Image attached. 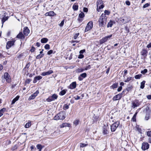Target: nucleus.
I'll return each mask as SVG.
<instances>
[{"label": "nucleus", "instance_id": "de8ad7c7", "mask_svg": "<svg viewBox=\"0 0 151 151\" xmlns=\"http://www.w3.org/2000/svg\"><path fill=\"white\" fill-rule=\"evenodd\" d=\"M127 70H125L124 71V74L123 76V78H125V76H126L127 74Z\"/></svg>", "mask_w": 151, "mask_h": 151}, {"label": "nucleus", "instance_id": "49530a36", "mask_svg": "<svg viewBox=\"0 0 151 151\" xmlns=\"http://www.w3.org/2000/svg\"><path fill=\"white\" fill-rule=\"evenodd\" d=\"M45 49L49 50L50 49V46L49 44H46L45 46Z\"/></svg>", "mask_w": 151, "mask_h": 151}, {"label": "nucleus", "instance_id": "6e6d98bb", "mask_svg": "<svg viewBox=\"0 0 151 151\" xmlns=\"http://www.w3.org/2000/svg\"><path fill=\"white\" fill-rule=\"evenodd\" d=\"M83 57L84 56L83 55L80 54L78 56V58H79L81 59L83 58Z\"/></svg>", "mask_w": 151, "mask_h": 151}, {"label": "nucleus", "instance_id": "8fccbe9b", "mask_svg": "<svg viewBox=\"0 0 151 151\" xmlns=\"http://www.w3.org/2000/svg\"><path fill=\"white\" fill-rule=\"evenodd\" d=\"M87 145L86 144L81 143L80 145V147H84L86 146Z\"/></svg>", "mask_w": 151, "mask_h": 151}, {"label": "nucleus", "instance_id": "f3484780", "mask_svg": "<svg viewBox=\"0 0 151 151\" xmlns=\"http://www.w3.org/2000/svg\"><path fill=\"white\" fill-rule=\"evenodd\" d=\"M53 73V71L52 70H50L46 72H43L41 74V75L42 76H45L47 75H49Z\"/></svg>", "mask_w": 151, "mask_h": 151}, {"label": "nucleus", "instance_id": "cd10ccee", "mask_svg": "<svg viewBox=\"0 0 151 151\" xmlns=\"http://www.w3.org/2000/svg\"><path fill=\"white\" fill-rule=\"evenodd\" d=\"M132 78L130 77H127V79H125V78H123V80L125 82H129L130 80H131Z\"/></svg>", "mask_w": 151, "mask_h": 151}, {"label": "nucleus", "instance_id": "393cba45", "mask_svg": "<svg viewBox=\"0 0 151 151\" xmlns=\"http://www.w3.org/2000/svg\"><path fill=\"white\" fill-rule=\"evenodd\" d=\"M6 111V109L5 108H3L0 110V117L3 115L4 113Z\"/></svg>", "mask_w": 151, "mask_h": 151}, {"label": "nucleus", "instance_id": "f03ea898", "mask_svg": "<svg viewBox=\"0 0 151 151\" xmlns=\"http://www.w3.org/2000/svg\"><path fill=\"white\" fill-rule=\"evenodd\" d=\"M65 114L64 112H61L55 116L54 117V119L55 120H63L65 118Z\"/></svg>", "mask_w": 151, "mask_h": 151}, {"label": "nucleus", "instance_id": "f704fd0d", "mask_svg": "<svg viewBox=\"0 0 151 151\" xmlns=\"http://www.w3.org/2000/svg\"><path fill=\"white\" fill-rule=\"evenodd\" d=\"M70 105V104H65L63 106V109L64 110H66L68 109L69 107V106Z\"/></svg>", "mask_w": 151, "mask_h": 151}, {"label": "nucleus", "instance_id": "5701e85b", "mask_svg": "<svg viewBox=\"0 0 151 151\" xmlns=\"http://www.w3.org/2000/svg\"><path fill=\"white\" fill-rule=\"evenodd\" d=\"M19 98V96H17L15 98H14L12 101L11 103V104H13L15 102L18 100Z\"/></svg>", "mask_w": 151, "mask_h": 151}, {"label": "nucleus", "instance_id": "4c0bfd02", "mask_svg": "<svg viewBox=\"0 0 151 151\" xmlns=\"http://www.w3.org/2000/svg\"><path fill=\"white\" fill-rule=\"evenodd\" d=\"M37 147L38 149H39V151H41L42 148V146L41 145H38L37 146Z\"/></svg>", "mask_w": 151, "mask_h": 151}, {"label": "nucleus", "instance_id": "473e14b6", "mask_svg": "<svg viewBox=\"0 0 151 151\" xmlns=\"http://www.w3.org/2000/svg\"><path fill=\"white\" fill-rule=\"evenodd\" d=\"M78 6L74 4L73 6V9L74 11H76L78 9Z\"/></svg>", "mask_w": 151, "mask_h": 151}, {"label": "nucleus", "instance_id": "2f4dec72", "mask_svg": "<svg viewBox=\"0 0 151 151\" xmlns=\"http://www.w3.org/2000/svg\"><path fill=\"white\" fill-rule=\"evenodd\" d=\"M132 107L133 108H135V107L138 106V104L137 103H136L135 102H133L132 103Z\"/></svg>", "mask_w": 151, "mask_h": 151}, {"label": "nucleus", "instance_id": "dca6fc26", "mask_svg": "<svg viewBox=\"0 0 151 151\" xmlns=\"http://www.w3.org/2000/svg\"><path fill=\"white\" fill-rule=\"evenodd\" d=\"M29 30L27 27H26L24 28V30H23V33L24 35L26 36H27L29 33Z\"/></svg>", "mask_w": 151, "mask_h": 151}, {"label": "nucleus", "instance_id": "20e7f679", "mask_svg": "<svg viewBox=\"0 0 151 151\" xmlns=\"http://www.w3.org/2000/svg\"><path fill=\"white\" fill-rule=\"evenodd\" d=\"M58 97V95L55 94H53L51 96L49 97L46 99V101L50 102L56 99Z\"/></svg>", "mask_w": 151, "mask_h": 151}, {"label": "nucleus", "instance_id": "ddd939ff", "mask_svg": "<svg viewBox=\"0 0 151 151\" xmlns=\"http://www.w3.org/2000/svg\"><path fill=\"white\" fill-rule=\"evenodd\" d=\"M120 20L122 22V23L124 24L130 21V19L129 18L127 17H125L124 18H121Z\"/></svg>", "mask_w": 151, "mask_h": 151}, {"label": "nucleus", "instance_id": "5fc2aeb1", "mask_svg": "<svg viewBox=\"0 0 151 151\" xmlns=\"http://www.w3.org/2000/svg\"><path fill=\"white\" fill-rule=\"evenodd\" d=\"M31 81V79H29L26 80L25 82L27 83H29V82Z\"/></svg>", "mask_w": 151, "mask_h": 151}, {"label": "nucleus", "instance_id": "ea45409f", "mask_svg": "<svg viewBox=\"0 0 151 151\" xmlns=\"http://www.w3.org/2000/svg\"><path fill=\"white\" fill-rule=\"evenodd\" d=\"M79 33H76L75 34L74 36L73 37V39H76L78 37L79 35Z\"/></svg>", "mask_w": 151, "mask_h": 151}, {"label": "nucleus", "instance_id": "4468645a", "mask_svg": "<svg viewBox=\"0 0 151 151\" xmlns=\"http://www.w3.org/2000/svg\"><path fill=\"white\" fill-rule=\"evenodd\" d=\"M147 51L145 49H143L141 52V55L143 56V58H145L147 56Z\"/></svg>", "mask_w": 151, "mask_h": 151}, {"label": "nucleus", "instance_id": "f257e3e1", "mask_svg": "<svg viewBox=\"0 0 151 151\" xmlns=\"http://www.w3.org/2000/svg\"><path fill=\"white\" fill-rule=\"evenodd\" d=\"M106 18L105 14H102L100 16L99 20V25L100 27H103L106 23Z\"/></svg>", "mask_w": 151, "mask_h": 151}, {"label": "nucleus", "instance_id": "a18cd8bd", "mask_svg": "<svg viewBox=\"0 0 151 151\" xmlns=\"http://www.w3.org/2000/svg\"><path fill=\"white\" fill-rule=\"evenodd\" d=\"M44 55L43 54H39L38 55H37L36 57V58L37 59H39L42 57H43V56Z\"/></svg>", "mask_w": 151, "mask_h": 151}, {"label": "nucleus", "instance_id": "bf43d9fd", "mask_svg": "<svg viewBox=\"0 0 151 151\" xmlns=\"http://www.w3.org/2000/svg\"><path fill=\"white\" fill-rule=\"evenodd\" d=\"M122 86H119V87L117 89V91L118 92H119V91H121L122 90Z\"/></svg>", "mask_w": 151, "mask_h": 151}, {"label": "nucleus", "instance_id": "2eb2a0df", "mask_svg": "<svg viewBox=\"0 0 151 151\" xmlns=\"http://www.w3.org/2000/svg\"><path fill=\"white\" fill-rule=\"evenodd\" d=\"M150 111H147L145 115V120H148L150 118Z\"/></svg>", "mask_w": 151, "mask_h": 151}, {"label": "nucleus", "instance_id": "a211bd4d", "mask_svg": "<svg viewBox=\"0 0 151 151\" xmlns=\"http://www.w3.org/2000/svg\"><path fill=\"white\" fill-rule=\"evenodd\" d=\"M122 98L121 94H119L114 96L113 99L114 101L119 100Z\"/></svg>", "mask_w": 151, "mask_h": 151}, {"label": "nucleus", "instance_id": "69168bd1", "mask_svg": "<svg viewBox=\"0 0 151 151\" xmlns=\"http://www.w3.org/2000/svg\"><path fill=\"white\" fill-rule=\"evenodd\" d=\"M85 51V50H81L80 51L79 53L81 54H82Z\"/></svg>", "mask_w": 151, "mask_h": 151}, {"label": "nucleus", "instance_id": "7c9ffc66", "mask_svg": "<svg viewBox=\"0 0 151 151\" xmlns=\"http://www.w3.org/2000/svg\"><path fill=\"white\" fill-rule=\"evenodd\" d=\"M79 122V120L78 119H76L74 120L73 122V124L75 126H77Z\"/></svg>", "mask_w": 151, "mask_h": 151}, {"label": "nucleus", "instance_id": "412c9836", "mask_svg": "<svg viewBox=\"0 0 151 151\" xmlns=\"http://www.w3.org/2000/svg\"><path fill=\"white\" fill-rule=\"evenodd\" d=\"M17 37L20 39H23L24 38V36L22 32H20L17 35Z\"/></svg>", "mask_w": 151, "mask_h": 151}, {"label": "nucleus", "instance_id": "58836bf2", "mask_svg": "<svg viewBox=\"0 0 151 151\" xmlns=\"http://www.w3.org/2000/svg\"><path fill=\"white\" fill-rule=\"evenodd\" d=\"M80 76L83 78H85L87 76V74L86 73H83L81 74Z\"/></svg>", "mask_w": 151, "mask_h": 151}, {"label": "nucleus", "instance_id": "c03bdc74", "mask_svg": "<svg viewBox=\"0 0 151 151\" xmlns=\"http://www.w3.org/2000/svg\"><path fill=\"white\" fill-rule=\"evenodd\" d=\"M147 69H145L141 71V73L143 74H144L147 72Z\"/></svg>", "mask_w": 151, "mask_h": 151}, {"label": "nucleus", "instance_id": "4d7b16f0", "mask_svg": "<svg viewBox=\"0 0 151 151\" xmlns=\"http://www.w3.org/2000/svg\"><path fill=\"white\" fill-rule=\"evenodd\" d=\"M126 4L128 6H129L130 4V3L129 1L127 0L125 2Z\"/></svg>", "mask_w": 151, "mask_h": 151}, {"label": "nucleus", "instance_id": "774afa93", "mask_svg": "<svg viewBox=\"0 0 151 151\" xmlns=\"http://www.w3.org/2000/svg\"><path fill=\"white\" fill-rule=\"evenodd\" d=\"M147 47L148 48L151 47V42L147 45Z\"/></svg>", "mask_w": 151, "mask_h": 151}, {"label": "nucleus", "instance_id": "79ce46f5", "mask_svg": "<svg viewBox=\"0 0 151 151\" xmlns=\"http://www.w3.org/2000/svg\"><path fill=\"white\" fill-rule=\"evenodd\" d=\"M118 86L117 83H115L113 84L111 86V87L112 88L114 89L117 87Z\"/></svg>", "mask_w": 151, "mask_h": 151}, {"label": "nucleus", "instance_id": "c85d7f7f", "mask_svg": "<svg viewBox=\"0 0 151 151\" xmlns=\"http://www.w3.org/2000/svg\"><path fill=\"white\" fill-rule=\"evenodd\" d=\"M84 70H85L84 68H78L76 70V71L77 73H81L83 72Z\"/></svg>", "mask_w": 151, "mask_h": 151}, {"label": "nucleus", "instance_id": "0e129e2a", "mask_svg": "<svg viewBox=\"0 0 151 151\" xmlns=\"http://www.w3.org/2000/svg\"><path fill=\"white\" fill-rule=\"evenodd\" d=\"M83 11L84 12H87L88 11V9L87 8L84 7L83 9Z\"/></svg>", "mask_w": 151, "mask_h": 151}, {"label": "nucleus", "instance_id": "3c124183", "mask_svg": "<svg viewBox=\"0 0 151 151\" xmlns=\"http://www.w3.org/2000/svg\"><path fill=\"white\" fill-rule=\"evenodd\" d=\"M64 20H63L62 21H61V23L59 24V26L60 27H62V26H63L64 24Z\"/></svg>", "mask_w": 151, "mask_h": 151}, {"label": "nucleus", "instance_id": "aec40b11", "mask_svg": "<svg viewBox=\"0 0 151 151\" xmlns=\"http://www.w3.org/2000/svg\"><path fill=\"white\" fill-rule=\"evenodd\" d=\"M76 82H72L70 86V88L71 89H73L76 87Z\"/></svg>", "mask_w": 151, "mask_h": 151}, {"label": "nucleus", "instance_id": "423d86ee", "mask_svg": "<svg viewBox=\"0 0 151 151\" xmlns=\"http://www.w3.org/2000/svg\"><path fill=\"white\" fill-rule=\"evenodd\" d=\"M93 27V22L91 21L89 22L87 24L86 27L85 31L87 32L91 29Z\"/></svg>", "mask_w": 151, "mask_h": 151}, {"label": "nucleus", "instance_id": "4be33fe9", "mask_svg": "<svg viewBox=\"0 0 151 151\" xmlns=\"http://www.w3.org/2000/svg\"><path fill=\"white\" fill-rule=\"evenodd\" d=\"M71 127V124L69 123H64L60 125V127L63 128L65 127Z\"/></svg>", "mask_w": 151, "mask_h": 151}, {"label": "nucleus", "instance_id": "c9c22d12", "mask_svg": "<svg viewBox=\"0 0 151 151\" xmlns=\"http://www.w3.org/2000/svg\"><path fill=\"white\" fill-rule=\"evenodd\" d=\"M66 93V90H63L60 92L59 94L61 96H63Z\"/></svg>", "mask_w": 151, "mask_h": 151}, {"label": "nucleus", "instance_id": "603ef678", "mask_svg": "<svg viewBox=\"0 0 151 151\" xmlns=\"http://www.w3.org/2000/svg\"><path fill=\"white\" fill-rule=\"evenodd\" d=\"M110 14V12L108 10H105L104 11V13H103L102 14H105V15L107 14L109 15Z\"/></svg>", "mask_w": 151, "mask_h": 151}, {"label": "nucleus", "instance_id": "c756f323", "mask_svg": "<svg viewBox=\"0 0 151 151\" xmlns=\"http://www.w3.org/2000/svg\"><path fill=\"white\" fill-rule=\"evenodd\" d=\"M8 19V17H3L2 19V26H3V24H4V23L5 21H6V20H7Z\"/></svg>", "mask_w": 151, "mask_h": 151}, {"label": "nucleus", "instance_id": "9b49d317", "mask_svg": "<svg viewBox=\"0 0 151 151\" xmlns=\"http://www.w3.org/2000/svg\"><path fill=\"white\" fill-rule=\"evenodd\" d=\"M109 128V127L107 125H104L103 131V133L104 134H108Z\"/></svg>", "mask_w": 151, "mask_h": 151}, {"label": "nucleus", "instance_id": "37998d69", "mask_svg": "<svg viewBox=\"0 0 151 151\" xmlns=\"http://www.w3.org/2000/svg\"><path fill=\"white\" fill-rule=\"evenodd\" d=\"M79 17L81 18H83L84 17V14L82 12L80 13L79 15Z\"/></svg>", "mask_w": 151, "mask_h": 151}, {"label": "nucleus", "instance_id": "f8f14e48", "mask_svg": "<svg viewBox=\"0 0 151 151\" xmlns=\"http://www.w3.org/2000/svg\"><path fill=\"white\" fill-rule=\"evenodd\" d=\"M39 93L38 91H37L35 93L31 95L29 97V99L31 100L34 99Z\"/></svg>", "mask_w": 151, "mask_h": 151}, {"label": "nucleus", "instance_id": "72a5a7b5", "mask_svg": "<svg viewBox=\"0 0 151 151\" xmlns=\"http://www.w3.org/2000/svg\"><path fill=\"white\" fill-rule=\"evenodd\" d=\"M145 81H143L141 83L140 88L142 89H143L145 87Z\"/></svg>", "mask_w": 151, "mask_h": 151}, {"label": "nucleus", "instance_id": "e2e57ef3", "mask_svg": "<svg viewBox=\"0 0 151 151\" xmlns=\"http://www.w3.org/2000/svg\"><path fill=\"white\" fill-rule=\"evenodd\" d=\"M74 98L75 100H78L80 99V97L78 96H75Z\"/></svg>", "mask_w": 151, "mask_h": 151}, {"label": "nucleus", "instance_id": "1a4fd4ad", "mask_svg": "<svg viewBox=\"0 0 151 151\" xmlns=\"http://www.w3.org/2000/svg\"><path fill=\"white\" fill-rule=\"evenodd\" d=\"M149 147V144L147 142L142 143L141 148L143 150H145L148 149Z\"/></svg>", "mask_w": 151, "mask_h": 151}, {"label": "nucleus", "instance_id": "6e6552de", "mask_svg": "<svg viewBox=\"0 0 151 151\" xmlns=\"http://www.w3.org/2000/svg\"><path fill=\"white\" fill-rule=\"evenodd\" d=\"M4 78L7 82L9 83L11 82V78L9 74L7 73H5L4 75Z\"/></svg>", "mask_w": 151, "mask_h": 151}, {"label": "nucleus", "instance_id": "bb28decb", "mask_svg": "<svg viewBox=\"0 0 151 151\" xmlns=\"http://www.w3.org/2000/svg\"><path fill=\"white\" fill-rule=\"evenodd\" d=\"M114 22L112 21H110L108 23L107 25V27H111L112 25L114 24Z\"/></svg>", "mask_w": 151, "mask_h": 151}, {"label": "nucleus", "instance_id": "864d4df0", "mask_svg": "<svg viewBox=\"0 0 151 151\" xmlns=\"http://www.w3.org/2000/svg\"><path fill=\"white\" fill-rule=\"evenodd\" d=\"M52 52H53V50H50L49 51L47 52V54L48 55H50L51 54H52Z\"/></svg>", "mask_w": 151, "mask_h": 151}, {"label": "nucleus", "instance_id": "7ed1b4c3", "mask_svg": "<svg viewBox=\"0 0 151 151\" xmlns=\"http://www.w3.org/2000/svg\"><path fill=\"white\" fill-rule=\"evenodd\" d=\"M97 10L100 12L101 9H103L104 7L103 1L102 0H98L97 1Z\"/></svg>", "mask_w": 151, "mask_h": 151}, {"label": "nucleus", "instance_id": "6ab92c4d", "mask_svg": "<svg viewBox=\"0 0 151 151\" xmlns=\"http://www.w3.org/2000/svg\"><path fill=\"white\" fill-rule=\"evenodd\" d=\"M42 78V77L41 76H37L35 77L33 81V83H35L37 82V81H38L41 79Z\"/></svg>", "mask_w": 151, "mask_h": 151}, {"label": "nucleus", "instance_id": "9d476101", "mask_svg": "<svg viewBox=\"0 0 151 151\" xmlns=\"http://www.w3.org/2000/svg\"><path fill=\"white\" fill-rule=\"evenodd\" d=\"M15 41L12 40L8 42L6 45V48L7 49H9L13 45L15 42Z\"/></svg>", "mask_w": 151, "mask_h": 151}, {"label": "nucleus", "instance_id": "a878e982", "mask_svg": "<svg viewBox=\"0 0 151 151\" xmlns=\"http://www.w3.org/2000/svg\"><path fill=\"white\" fill-rule=\"evenodd\" d=\"M48 41V39L46 38H43L41 40V42L42 43H46Z\"/></svg>", "mask_w": 151, "mask_h": 151}, {"label": "nucleus", "instance_id": "680f3d73", "mask_svg": "<svg viewBox=\"0 0 151 151\" xmlns=\"http://www.w3.org/2000/svg\"><path fill=\"white\" fill-rule=\"evenodd\" d=\"M149 5V4L148 3H147L143 6V7L144 8H145L148 6Z\"/></svg>", "mask_w": 151, "mask_h": 151}, {"label": "nucleus", "instance_id": "e433bc0d", "mask_svg": "<svg viewBox=\"0 0 151 151\" xmlns=\"http://www.w3.org/2000/svg\"><path fill=\"white\" fill-rule=\"evenodd\" d=\"M142 76V75L141 74L137 75L135 76L134 78L136 79H139Z\"/></svg>", "mask_w": 151, "mask_h": 151}, {"label": "nucleus", "instance_id": "0eeeda50", "mask_svg": "<svg viewBox=\"0 0 151 151\" xmlns=\"http://www.w3.org/2000/svg\"><path fill=\"white\" fill-rule=\"evenodd\" d=\"M112 35H110L107 36L102 38L100 40V43L102 44L103 43L106 42L108 40L110 39L112 36Z\"/></svg>", "mask_w": 151, "mask_h": 151}, {"label": "nucleus", "instance_id": "39448f33", "mask_svg": "<svg viewBox=\"0 0 151 151\" xmlns=\"http://www.w3.org/2000/svg\"><path fill=\"white\" fill-rule=\"evenodd\" d=\"M119 124V121H117L113 124L111 127V131L112 132H114L115 131L118 126Z\"/></svg>", "mask_w": 151, "mask_h": 151}, {"label": "nucleus", "instance_id": "13d9d810", "mask_svg": "<svg viewBox=\"0 0 151 151\" xmlns=\"http://www.w3.org/2000/svg\"><path fill=\"white\" fill-rule=\"evenodd\" d=\"M136 116H133L132 119V121L134 122L136 121Z\"/></svg>", "mask_w": 151, "mask_h": 151}, {"label": "nucleus", "instance_id": "052dcab7", "mask_svg": "<svg viewBox=\"0 0 151 151\" xmlns=\"http://www.w3.org/2000/svg\"><path fill=\"white\" fill-rule=\"evenodd\" d=\"M147 135L148 136L151 137V131H148L147 132Z\"/></svg>", "mask_w": 151, "mask_h": 151}, {"label": "nucleus", "instance_id": "338daca9", "mask_svg": "<svg viewBox=\"0 0 151 151\" xmlns=\"http://www.w3.org/2000/svg\"><path fill=\"white\" fill-rule=\"evenodd\" d=\"M83 78L80 75L78 77V79L80 81H82L83 79Z\"/></svg>", "mask_w": 151, "mask_h": 151}, {"label": "nucleus", "instance_id": "09e8293b", "mask_svg": "<svg viewBox=\"0 0 151 151\" xmlns=\"http://www.w3.org/2000/svg\"><path fill=\"white\" fill-rule=\"evenodd\" d=\"M91 68V65H90L87 66L85 68V70H87Z\"/></svg>", "mask_w": 151, "mask_h": 151}, {"label": "nucleus", "instance_id": "b1692460", "mask_svg": "<svg viewBox=\"0 0 151 151\" xmlns=\"http://www.w3.org/2000/svg\"><path fill=\"white\" fill-rule=\"evenodd\" d=\"M31 125V122L30 121H29L27 123L25 126L24 127L25 128H29V127H30Z\"/></svg>", "mask_w": 151, "mask_h": 151}, {"label": "nucleus", "instance_id": "a19ab883", "mask_svg": "<svg viewBox=\"0 0 151 151\" xmlns=\"http://www.w3.org/2000/svg\"><path fill=\"white\" fill-rule=\"evenodd\" d=\"M48 12L49 16H54L55 15V13L53 11H50Z\"/></svg>", "mask_w": 151, "mask_h": 151}]
</instances>
